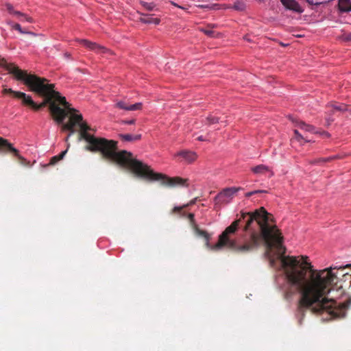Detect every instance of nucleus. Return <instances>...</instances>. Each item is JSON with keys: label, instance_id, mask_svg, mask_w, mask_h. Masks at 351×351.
<instances>
[{"label": "nucleus", "instance_id": "nucleus-37", "mask_svg": "<svg viewBox=\"0 0 351 351\" xmlns=\"http://www.w3.org/2000/svg\"><path fill=\"white\" fill-rule=\"evenodd\" d=\"M322 134L326 138H328L330 136V134L326 132H324Z\"/></svg>", "mask_w": 351, "mask_h": 351}, {"label": "nucleus", "instance_id": "nucleus-16", "mask_svg": "<svg viewBox=\"0 0 351 351\" xmlns=\"http://www.w3.org/2000/svg\"><path fill=\"white\" fill-rule=\"evenodd\" d=\"M140 21L145 24H156L158 25L160 23V19L158 18H153L152 15L143 14V16L140 18Z\"/></svg>", "mask_w": 351, "mask_h": 351}, {"label": "nucleus", "instance_id": "nucleus-26", "mask_svg": "<svg viewBox=\"0 0 351 351\" xmlns=\"http://www.w3.org/2000/svg\"><path fill=\"white\" fill-rule=\"evenodd\" d=\"M326 0H308V4L311 5H319L324 2H326Z\"/></svg>", "mask_w": 351, "mask_h": 351}, {"label": "nucleus", "instance_id": "nucleus-25", "mask_svg": "<svg viewBox=\"0 0 351 351\" xmlns=\"http://www.w3.org/2000/svg\"><path fill=\"white\" fill-rule=\"evenodd\" d=\"M195 216H194V214L193 213H189L188 215V218L190 221V223H191V227L193 228V225H197L195 221Z\"/></svg>", "mask_w": 351, "mask_h": 351}, {"label": "nucleus", "instance_id": "nucleus-20", "mask_svg": "<svg viewBox=\"0 0 351 351\" xmlns=\"http://www.w3.org/2000/svg\"><path fill=\"white\" fill-rule=\"evenodd\" d=\"M14 15L19 18L21 21L33 22V19L31 17L21 12H14Z\"/></svg>", "mask_w": 351, "mask_h": 351}, {"label": "nucleus", "instance_id": "nucleus-35", "mask_svg": "<svg viewBox=\"0 0 351 351\" xmlns=\"http://www.w3.org/2000/svg\"><path fill=\"white\" fill-rule=\"evenodd\" d=\"M198 7L201 8H210L211 7L209 5H199Z\"/></svg>", "mask_w": 351, "mask_h": 351}, {"label": "nucleus", "instance_id": "nucleus-21", "mask_svg": "<svg viewBox=\"0 0 351 351\" xmlns=\"http://www.w3.org/2000/svg\"><path fill=\"white\" fill-rule=\"evenodd\" d=\"M219 119L213 115H209L206 118L205 124L208 125H210L219 122Z\"/></svg>", "mask_w": 351, "mask_h": 351}, {"label": "nucleus", "instance_id": "nucleus-17", "mask_svg": "<svg viewBox=\"0 0 351 351\" xmlns=\"http://www.w3.org/2000/svg\"><path fill=\"white\" fill-rule=\"evenodd\" d=\"M119 138L123 141H136L141 138V134H121Z\"/></svg>", "mask_w": 351, "mask_h": 351}, {"label": "nucleus", "instance_id": "nucleus-15", "mask_svg": "<svg viewBox=\"0 0 351 351\" xmlns=\"http://www.w3.org/2000/svg\"><path fill=\"white\" fill-rule=\"evenodd\" d=\"M252 171L256 174H265L267 172H270L271 176L274 174L273 172L271 171L269 167L264 165H257L252 168Z\"/></svg>", "mask_w": 351, "mask_h": 351}, {"label": "nucleus", "instance_id": "nucleus-5", "mask_svg": "<svg viewBox=\"0 0 351 351\" xmlns=\"http://www.w3.org/2000/svg\"><path fill=\"white\" fill-rule=\"evenodd\" d=\"M3 143V145L1 148V152L3 154H11L12 156L16 157L19 162L21 165H26L27 160L20 155L19 151L13 147L12 144H11L7 139L1 140Z\"/></svg>", "mask_w": 351, "mask_h": 351}, {"label": "nucleus", "instance_id": "nucleus-30", "mask_svg": "<svg viewBox=\"0 0 351 351\" xmlns=\"http://www.w3.org/2000/svg\"><path fill=\"white\" fill-rule=\"evenodd\" d=\"M122 123L127 125H132L135 123V119H131V120H124L122 121Z\"/></svg>", "mask_w": 351, "mask_h": 351}, {"label": "nucleus", "instance_id": "nucleus-23", "mask_svg": "<svg viewBox=\"0 0 351 351\" xmlns=\"http://www.w3.org/2000/svg\"><path fill=\"white\" fill-rule=\"evenodd\" d=\"M140 3L149 11H152L154 9L156 5L154 3H147L143 1H141Z\"/></svg>", "mask_w": 351, "mask_h": 351}, {"label": "nucleus", "instance_id": "nucleus-38", "mask_svg": "<svg viewBox=\"0 0 351 351\" xmlns=\"http://www.w3.org/2000/svg\"><path fill=\"white\" fill-rule=\"evenodd\" d=\"M300 124H301L300 128L306 130V124L304 122H302Z\"/></svg>", "mask_w": 351, "mask_h": 351}, {"label": "nucleus", "instance_id": "nucleus-22", "mask_svg": "<svg viewBox=\"0 0 351 351\" xmlns=\"http://www.w3.org/2000/svg\"><path fill=\"white\" fill-rule=\"evenodd\" d=\"M197 197H195V198H194V199H191V200L188 204H184V205L183 206H182V207H178V206L175 207V208H173V211H174V212H180V211H181V210H182V208H186V207H187V206H191V205L195 204V202H196V201H197Z\"/></svg>", "mask_w": 351, "mask_h": 351}, {"label": "nucleus", "instance_id": "nucleus-6", "mask_svg": "<svg viewBox=\"0 0 351 351\" xmlns=\"http://www.w3.org/2000/svg\"><path fill=\"white\" fill-rule=\"evenodd\" d=\"M83 46L86 47L87 49L95 51L99 54H112V52L108 49L106 48L104 46H101L96 43H93L86 39H78L77 40Z\"/></svg>", "mask_w": 351, "mask_h": 351}, {"label": "nucleus", "instance_id": "nucleus-10", "mask_svg": "<svg viewBox=\"0 0 351 351\" xmlns=\"http://www.w3.org/2000/svg\"><path fill=\"white\" fill-rule=\"evenodd\" d=\"M328 112L335 114L337 112H343L345 111H351V106L344 104L333 103L328 106Z\"/></svg>", "mask_w": 351, "mask_h": 351}, {"label": "nucleus", "instance_id": "nucleus-7", "mask_svg": "<svg viewBox=\"0 0 351 351\" xmlns=\"http://www.w3.org/2000/svg\"><path fill=\"white\" fill-rule=\"evenodd\" d=\"M239 189L236 187L224 189L215 197L216 204L228 203Z\"/></svg>", "mask_w": 351, "mask_h": 351}, {"label": "nucleus", "instance_id": "nucleus-2", "mask_svg": "<svg viewBox=\"0 0 351 351\" xmlns=\"http://www.w3.org/2000/svg\"><path fill=\"white\" fill-rule=\"evenodd\" d=\"M351 267L346 265L339 267L330 266L324 269H315L308 262V311L316 315L323 316L326 320L344 318L351 306V297L344 300V287H351V274L342 275L341 284L334 270Z\"/></svg>", "mask_w": 351, "mask_h": 351}, {"label": "nucleus", "instance_id": "nucleus-40", "mask_svg": "<svg viewBox=\"0 0 351 351\" xmlns=\"http://www.w3.org/2000/svg\"><path fill=\"white\" fill-rule=\"evenodd\" d=\"M197 140L199 141H205V138L202 136H199L197 137Z\"/></svg>", "mask_w": 351, "mask_h": 351}, {"label": "nucleus", "instance_id": "nucleus-12", "mask_svg": "<svg viewBox=\"0 0 351 351\" xmlns=\"http://www.w3.org/2000/svg\"><path fill=\"white\" fill-rule=\"evenodd\" d=\"M192 228L197 236L202 237L204 239L206 247L212 250L213 245H210L209 242L210 238V234L206 231L199 229L197 225H193Z\"/></svg>", "mask_w": 351, "mask_h": 351}, {"label": "nucleus", "instance_id": "nucleus-9", "mask_svg": "<svg viewBox=\"0 0 351 351\" xmlns=\"http://www.w3.org/2000/svg\"><path fill=\"white\" fill-rule=\"evenodd\" d=\"M143 104L136 103L134 104H128L126 101L120 100L116 102L114 104V107L119 109L129 110V111H134L138 110L142 108Z\"/></svg>", "mask_w": 351, "mask_h": 351}, {"label": "nucleus", "instance_id": "nucleus-1", "mask_svg": "<svg viewBox=\"0 0 351 351\" xmlns=\"http://www.w3.org/2000/svg\"><path fill=\"white\" fill-rule=\"evenodd\" d=\"M262 241L265 243V254L271 265L275 262L271 251L276 250V258L281 262L291 290L293 294L299 295L295 316L298 324L302 325L307 311V256L285 255L286 249L282 245V237L274 223L271 215L264 207L237 215V219L219 235L212 250L217 251L227 246L237 252L245 254L256 249Z\"/></svg>", "mask_w": 351, "mask_h": 351}, {"label": "nucleus", "instance_id": "nucleus-28", "mask_svg": "<svg viewBox=\"0 0 351 351\" xmlns=\"http://www.w3.org/2000/svg\"><path fill=\"white\" fill-rule=\"evenodd\" d=\"M6 6V9L7 10L12 14H14V12H16L14 8H13V6L11 5V4H6L5 5Z\"/></svg>", "mask_w": 351, "mask_h": 351}, {"label": "nucleus", "instance_id": "nucleus-14", "mask_svg": "<svg viewBox=\"0 0 351 351\" xmlns=\"http://www.w3.org/2000/svg\"><path fill=\"white\" fill-rule=\"evenodd\" d=\"M338 8L341 12H351V0H339Z\"/></svg>", "mask_w": 351, "mask_h": 351}, {"label": "nucleus", "instance_id": "nucleus-13", "mask_svg": "<svg viewBox=\"0 0 351 351\" xmlns=\"http://www.w3.org/2000/svg\"><path fill=\"white\" fill-rule=\"evenodd\" d=\"M176 156L182 157L189 163L193 162L197 159V154L191 151H181L177 153Z\"/></svg>", "mask_w": 351, "mask_h": 351}, {"label": "nucleus", "instance_id": "nucleus-4", "mask_svg": "<svg viewBox=\"0 0 351 351\" xmlns=\"http://www.w3.org/2000/svg\"><path fill=\"white\" fill-rule=\"evenodd\" d=\"M0 66L5 68L10 73L13 74L17 80L23 82L24 84L31 91L44 97L45 99L43 102L37 104L30 95L23 92L14 90L12 88H4L2 90L3 94H12L14 98L21 101L23 106L29 107L34 110H39L48 104L51 114L58 123H63L67 116V113L56 102H58L71 112L75 111V108L70 107V104L66 101L64 97L61 96L59 92L54 90L55 85L53 84H49L48 80L46 78L38 77L34 74L27 73V71L20 69L15 64L8 63L1 56Z\"/></svg>", "mask_w": 351, "mask_h": 351}, {"label": "nucleus", "instance_id": "nucleus-11", "mask_svg": "<svg viewBox=\"0 0 351 351\" xmlns=\"http://www.w3.org/2000/svg\"><path fill=\"white\" fill-rule=\"evenodd\" d=\"M282 4L286 9L292 10L298 13H302L304 9L299 5L295 0H280Z\"/></svg>", "mask_w": 351, "mask_h": 351}, {"label": "nucleus", "instance_id": "nucleus-39", "mask_svg": "<svg viewBox=\"0 0 351 351\" xmlns=\"http://www.w3.org/2000/svg\"><path fill=\"white\" fill-rule=\"evenodd\" d=\"M308 132H313V127L308 125Z\"/></svg>", "mask_w": 351, "mask_h": 351}, {"label": "nucleus", "instance_id": "nucleus-3", "mask_svg": "<svg viewBox=\"0 0 351 351\" xmlns=\"http://www.w3.org/2000/svg\"><path fill=\"white\" fill-rule=\"evenodd\" d=\"M80 132L77 140H84L88 143L85 149L91 152H101L102 156L121 167L130 169L139 177L152 180L161 181L162 184L167 186H188V180L180 177L170 178L160 173H156L147 165L140 160L132 158V154L122 150L117 151V141L98 138L89 132H95L86 122L79 123Z\"/></svg>", "mask_w": 351, "mask_h": 351}, {"label": "nucleus", "instance_id": "nucleus-33", "mask_svg": "<svg viewBox=\"0 0 351 351\" xmlns=\"http://www.w3.org/2000/svg\"><path fill=\"white\" fill-rule=\"evenodd\" d=\"M169 2H170V3H171V5H173V6H175V7H177V8H181V9H184V8H183V7H182V6H181V5H179L178 4H177L176 3H175V2H174V1H170Z\"/></svg>", "mask_w": 351, "mask_h": 351}, {"label": "nucleus", "instance_id": "nucleus-34", "mask_svg": "<svg viewBox=\"0 0 351 351\" xmlns=\"http://www.w3.org/2000/svg\"><path fill=\"white\" fill-rule=\"evenodd\" d=\"M339 158V157L337 156H335L334 157H328V158H323L322 160L324 162L330 161L331 160H332L334 158Z\"/></svg>", "mask_w": 351, "mask_h": 351}, {"label": "nucleus", "instance_id": "nucleus-24", "mask_svg": "<svg viewBox=\"0 0 351 351\" xmlns=\"http://www.w3.org/2000/svg\"><path fill=\"white\" fill-rule=\"evenodd\" d=\"M233 8L239 11H243L245 8V5L241 1H237L234 3Z\"/></svg>", "mask_w": 351, "mask_h": 351}, {"label": "nucleus", "instance_id": "nucleus-32", "mask_svg": "<svg viewBox=\"0 0 351 351\" xmlns=\"http://www.w3.org/2000/svg\"><path fill=\"white\" fill-rule=\"evenodd\" d=\"M204 32L209 36H213V32L212 30L205 29Z\"/></svg>", "mask_w": 351, "mask_h": 351}, {"label": "nucleus", "instance_id": "nucleus-41", "mask_svg": "<svg viewBox=\"0 0 351 351\" xmlns=\"http://www.w3.org/2000/svg\"><path fill=\"white\" fill-rule=\"evenodd\" d=\"M64 56L66 57L69 58V57H70L71 55L69 53H64Z\"/></svg>", "mask_w": 351, "mask_h": 351}, {"label": "nucleus", "instance_id": "nucleus-31", "mask_svg": "<svg viewBox=\"0 0 351 351\" xmlns=\"http://www.w3.org/2000/svg\"><path fill=\"white\" fill-rule=\"evenodd\" d=\"M68 131L70 132V133L69 134L68 136L66 137V141H68V138L71 136V134H74L75 132V128H72V129L71 130H67Z\"/></svg>", "mask_w": 351, "mask_h": 351}, {"label": "nucleus", "instance_id": "nucleus-36", "mask_svg": "<svg viewBox=\"0 0 351 351\" xmlns=\"http://www.w3.org/2000/svg\"><path fill=\"white\" fill-rule=\"evenodd\" d=\"M326 121L328 122V124H330L331 122L333 121V119H332L330 117H328V118H326Z\"/></svg>", "mask_w": 351, "mask_h": 351}, {"label": "nucleus", "instance_id": "nucleus-19", "mask_svg": "<svg viewBox=\"0 0 351 351\" xmlns=\"http://www.w3.org/2000/svg\"><path fill=\"white\" fill-rule=\"evenodd\" d=\"M8 24L12 27V29L19 31L21 34H29L33 36H36V34L32 32H25L23 31L19 23H13L12 22H8Z\"/></svg>", "mask_w": 351, "mask_h": 351}, {"label": "nucleus", "instance_id": "nucleus-18", "mask_svg": "<svg viewBox=\"0 0 351 351\" xmlns=\"http://www.w3.org/2000/svg\"><path fill=\"white\" fill-rule=\"evenodd\" d=\"M66 152H67V149L66 150L62 152L60 154L53 156L50 160L49 165H56L58 161H60L64 157Z\"/></svg>", "mask_w": 351, "mask_h": 351}, {"label": "nucleus", "instance_id": "nucleus-29", "mask_svg": "<svg viewBox=\"0 0 351 351\" xmlns=\"http://www.w3.org/2000/svg\"><path fill=\"white\" fill-rule=\"evenodd\" d=\"M294 133L295 135V138L300 141V139H304L302 135L298 132V130H294Z\"/></svg>", "mask_w": 351, "mask_h": 351}, {"label": "nucleus", "instance_id": "nucleus-27", "mask_svg": "<svg viewBox=\"0 0 351 351\" xmlns=\"http://www.w3.org/2000/svg\"><path fill=\"white\" fill-rule=\"evenodd\" d=\"M267 193L266 191H261V190H257V191H250V192H248L246 193V197H250L252 196V195H254V194H256V193Z\"/></svg>", "mask_w": 351, "mask_h": 351}, {"label": "nucleus", "instance_id": "nucleus-8", "mask_svg": "<svg viewBox=\"0 0 351 351\" xmlns=\"http://www.w3.org/2000/svg\"><path fill=\"white\" fill-rule=\"evenodd\" d=\"M64 110H66L67 114L68 112H69L71 114V115L68 123L62 124V130L64 131L66 130H71L72 129V128H75V125H78L79 123H80V122L83 121V117L81 114H75V112H77L76 109L75 111H73L71 112L68 109L64 108Z\"/></svg>", "mask_w": 351, "mask_h": 351}]
</instances>
